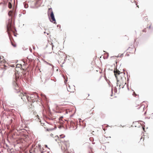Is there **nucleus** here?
Returning <instances> with one entry per match:
<instances>
[{"label": "nucleus", "mask_w": 153, "mask_h": 153, "mask_svg": "<svg viewBox=\"0 0 153 153\" xmlns=\"http://www.w3.org/2000/svg\"><path fill=\"white\" fill-rule=\"evenodd\" d=\"M143 32H146V30H143Z\"/></svg>", "instance_id": "26"}, {"label": "nucleus", "mask_w": 153, "mask_h": 153, "mask_svg": "<svg viewBox=\"0 0 153 153\" xmlns=\"http://www.w3.org/2000/svg\"><path fill=\"white\" fill-rule=\"evenodd\" d=\"M111 91H112V90H111Z\"/></svg>", "instance_id": "38"}, {"label": "nucleus", "mask_w": 153, "mask_h": 153, "mask_svg": "<svg viewBox=\"0 0 153 153\" xmlns=\"http://www.w3.org/2000/svg\"><path fill=\"white\" fill-rule=\"evenodd\" d=\"M28 101L30 102H33L38 101V96L36 93L29 94Z\"/></svg>", "instance_id": "3"}, {"label": "nucleus", "mask_w": 153, "mask_h": 153, "mask_svg": "<svg viewBox=\"0 0 153 153\" xmlns=\"http://www.w3.org/2000/svg\"><path fill=\"white\" fill-rule=\"evenodd\" d=\"M41 26H42L41 24V23H39V24H38V26L40 28H41Z\"/></svg>", "instance_id": "14"}, {"label": "nucleus", "mask_w": 153, "mask_h": 153, "mask_svg": "<svg viewBox=\"0 0 153 153\" xmlns=\"http://www.w3.org/2000/svg\"><path fill=\"white\" fill-rule=\"evenodd\" d=\"M48 11H51L50 16L51 18V19H50V21L54 24H56V19L52 8H49L48 9Z\"/></svg>", "instance_id": "6"}, {"label": "nucleus", "mask_w": 153, "mask_h": 153, "mask_svg": "<svg viewBox=\"0 0 153 153\" xmlns=\"http://www.w3.org/2000/svg\"><path fill=\"white\" fill-rule=\"evenodd\" d=\"M59 53H62L61 52V51H59L58 52V54H59ZM62 53V54H63V56H62V57H63V56H64H64H64V54L63 53Z\"/></svg>", "instance_id": "15"}, {"label": "nucleus", "mask_w": 153, "mask_h": 153, "mask_svg": "<svg viewBox=\"0 0 153 153\" xmlns=\"http://www.w3.org/2000/svg\"><path fill=\"white\" fill-rule=\"evenodd\" d=\"M18 78L16 76H15L14 79L13 80V85L15 86L16 89H17L18 88V85L17 82Z\"/></svg>", "instance_id": "8"}, {"label": "nucleus", "mask_w": 153, "mask_h": 153, "mask_svg": "<svg viewBox=\"0 0 153 153\" xmlns=\"http://www.w3.org/2000/svg\"><path fill=\"white\" fill-rule=\"evenodd\" d=\"M112 96V94H111V96Z\"/></svg>", "instance_id": "36"}, {"label": "nucleus", "mask_w": 153, "mask_h": 153, "mask_svg": "<svg viewBox=\"0 0 153 153\" xmlns=\"http://www.w3.org/2000/svg\"><path fill=\"white\" fill-rule=\"evenodd\" d=\"M8 7L10 8H11L12 7V4L10 2L8 3Z\"/></svg>", "instance_id": "10"}, {"label": "nucleus", "mask_w": 153, "mask_h": 153, "mask_svg": "<svg viewBox=\"0 0 153 153\" xmlns=\"http://www.w3.org/2000/svg\"><path fill=\"white\" fill-rule=\"evenodd\" d=\"M121 85H119V89H120L121 88V87H120Z\"/></svg>", "instance_id": "23"}, {"label": "nucleus", "mask_w": 153, "mask_h": 153, "mask_svg": "<svg viewBox=\"0 0 153 153\" xmlns=\"http://www.w3.org/2000/svg\"><path fill=\"white\" fill-rule=\"evenodd\" d=\"M117 85H118V83H117Z\"/></svg>", "instance_id": "34"}, {"label": "nucleus", "mask_w": 153, "mask_h": 153, "mask_svg": "<svg viewBox=\"0 0 153 153\" xmlns=\"http://www.w3.org/2000/svg\"><path fill=\"white\" fill-rule=\"evenodd\" d=\"M60 27V26L59 25H57V27Z\"/></svg>", "instance_id": "20"}, {"label": "nucleus", "mask_w": 153, "mask_h": 153, "mask_svg": "<svg viewBox=\"0 0 153 153\" xmlns=\"http://www.w3.org/2000/svg\"><path fill=\"white\" fill-rule=\"evenodd\" d=\"M65 81L67 82V80H65Z\"/></svg>", "instance_id": "30"}, {"label": "nucleus", "mask_w": 153, "mask_h": 153, "mask_svg": "<svg viewBox=\"0 0 153 153\" xmlns=\"http://www.w3.org/2000/svg\"><path fill=\"white\" fill-rule=\"evenodd\" d=\"M49 65H51V64H49Z\"/></svg>", "instance_id": "39"}, {"label": "nucleus", "mask_w": 153, "mask_h": 153, "mask_svg": "<svg viewBox=\"0 0 153 153\" xmlns=\"http://www.w3.org/2000/svg\"><path fill=\"white\" fill-rule=\"evenodd\" d=\"M124 88V87H123H123H122V88Z\"/></svg>", "instance_id": "35"}, {"label": "nucleus", "mask_w": 153, "mask_h": 153, "mask_svg": "<svg viewBox=\"0 0 153 153\" xmlns=\"http://www.w3.org/2000/svg\"><path fill=\"white\" fill-rule=\"evenodd\" d=\"M62 143L61 149L64 153H74L72 151H69V143L68 141L62 142Z\"/></svg>", "instance_id": "2"}, {"label": "nucleus", "mask_w": 153, "mask_h": 153, "mask_svg": "<svg viewBox=\"0 0 153 153\" xmlns=\"http://www.w3.org/2000/svg\"><path fill=\"white\" fill-rule=\"evenodd\" d=\"M44 33H45V32H44Z\"/></svg>", "instance_id": "40"}, {"label": "nucleus", "mask_w": 153, "mask_h": 153, "mask_svg": "<svg viewBox=\"0 0 153 153\" xmlns=\"http://www.w3.org/2000/svg\"><path fill=\"white\" fill-rule=\"evenodd\" d=\"M12 45H13V46H14V47H16V45H13V44H12Z\"/></svg>", "instance_id": "19"}, {"label": "nucleus", "mask_w": 153, "mask_h": 153, "mask_svg": "<svg viewBox=\"0 0 153 153\" xmlns=\"http://www.w3.org/2000/svg\"><path fill=\"white\" fill-rule=\"evenodd\" d=\"M77 128V126H76V128H75V129H76Z\"/></svg>", "instance_id": "32"}, {"label": "nucleus", "mask_w": 153, "mask_h": 153, "mask_svg": "<svg viewBox=\"0 0 153 153\" xmlns=\"http://www.w3.org/2000/svg\"><path fill=\"white\" fill-rule=\"evenodd\" d=\"M22 13H23V14H25L26 13V10H22Z\"/></svg>", "instance_id": "12"}, {"label": "nucleus", "mask_w": 153, "mask_h": 153, "mask_svg": "<svg viewBox=\"0 0 153 153\" xmlns=\"http://www.w3.org/2000/svg\"><path fill=\"white\" fill-rule=\"evenodd\" d=\"M21 96V99L23 101H26L27 100L28 101V94L26 93L22 94Z\"/></svg>", "instance_id": "7"}, {"label": "nucleus", "mask_w": 153, "mask_h": 153, "mask_svg": "<svg viewBox=\"0 0 153 153\" xmlns=\"http://www.w3.org/2000/svg\"><path fill=\"white\" fill-rule=\"evenodd\" d=\"M33 49H34V47L33 46Z\"/></svg>", "instance_id": "31"}, {"label": "nucleus", "mask_w": 153, "mask_h": 153, "mask_svg": "<svg viewBox=\"0 0 153 153\" xmlns=\"http://www.w3.org/2000/svg\"><path fill=\"white\" fill-rule=\"evenodd\" d=\"M56 128V127H55V128H49L48 129V131H49V130L51 131V130L54 129L55 128Z\"/></svg>", "instance_id": "13"}, {"label": "nucleus", "mask_w": 153, "mask_h": 153, "mask_svg": "<svg viewBox=\"0 0 153 153\" xmlns=\"http://www.w3.org/2000/svg\"><path fill=\"white\" fill-rule=\"evenodd\" d=\"M143 124H142V125H144V124L145 123V122H143Z\"/></svg>", "instance_id": "28"}, {"label": "nucleus", "mask_w": 153, "mask_h": 153, "mask_svg": "<svg viewBox=\"0 0 153 153\" xmlns=\"http://www.w3.org/2000/svg\"><path fill=\"white\" fill-rule=\"evenodd\" d=\"M42 96H43L44 97V98H46V97L44 94H42Z\"/></svg>", "instance_id": "16"}, {"label": "nucleus", "mask_w": 153, "mask_h": 153, "mask_svg": "<svg viewBox=\"0 0 153 153\" xmlns=\"http://www.w3.org/2000/svg\"><path fill=\"white\" fill-rule=\"evenodd\" d=\"M151 25L149 26V29H150V28H151Z\"/></svg>", "instance_id": "24"}, {"label": "nucleus", "mask_w": 153, "mask_h": 153, "mask_svg": "<svg viewBox=\"0 0 153 153\" xmlns=\"http://www.w3.org/2000/svg\"><path fill=\"white\" fill-rule=\"evenodd\" d=\"M14 36H16V35H15V34H14Z\"/></svg>", "instance_id": "33"}, {"label": "nucleus", "mask_w": 153, "mask_h": 153, "mask_svg": "<svg viewBox=\"0 0 153 153\" xmlns=\"http://www.w3.org/2000/svg\"><path fill=\"white\" fill-rule=\"evenodd\" d=\"M8 14L9 16L11 17L10 19H9L8 23L7 25V30L8 32V34L10 39V36L9 32L12 31L14 32V31H16V30L13 25L12 19V16L13 15H14V12L12 10H10L9 11Z\"/></svg>", "instance_id": "1"}, {"label": "nucleus", "mask_w": 153, "mask_h": 153, "mask_svg": "<svg viewBox=\"0 0 153 153\" xmlns=\"http://www.w3.org/2000/svg\"><path fill=\"white\" fill-rule=\"evenodd\" d=\"M122 55H120V56H118V57H120V56H121Z\"/></svg>", "instance_id": "29"}, {"label": "nucleus", "mask_w": 153, "mask_h": 153, "mask_svg": "<svg viewBox=\"0 0 153 153\" xmlns=\"http://www.w3.org/2000/svg\"><path fill=\"white\" fill-rule=\"evenodd\" d=\"M145 126H143V130H144V131H145Z\"/></svg>", "instance_id": "18"}, {"label": "nucleus", "mask_w": 153, "mask_h": 153, "mask_svg": "<svg viewBox=\"0 0 153 153\" xmlns=\"http://www.w3.org/2000/svg\"><path fill=\"white\" fill-rule=\"evenodd\" d=\"M146 112H145L144 113V114H146Z\"/></svg>", "instance_id": "37"}, {"label": "nucleus", "mask_w": 153, "mask_h": 153, "mask_svg": "<svg viewBox=\"0 0 153 153\" xmlns=\"http://www.w3.org/2000/svg\"><path fill=\"white\" fill-rule=\"evenodd\" d=\"M45 147H47V145H45Z\"/></svg>", "instance_id": "27"}, {"label": "nucleus", "mask_w": 153, "mask_h": 153, "mask_svg": "<svg viewBox=\"0 0 153 153\" xmlns=\"http://www.w3.org/2000/svg\"><path fill=\"white\" fill-rule=\"evenodd\" d=\"M23 5L24 6L25 8H27L28 7V4L25 3H23Z\"/></svg>", "instance_id": "9"}, {"label": "nucleus", "mask_w": 153, "mask_h": 153, "mask_svg": "<svg viewBox=\"0 0 153 153\" xmlns=\"http://www.w3.org/2000/svg\"><path fill=\"white\" fill-rule=\"evenodd\" d=\"M54 47V45H52V49H53V47Z\"/></svg>", "instance_id": "25"}, {"label": "nucleus", "mask_w": 153, "mask_h": 153, "mask_svg": "<svg viewBox=\"0 0 153 153\" xmlns=\"http://www.w3.org/2000/svg\"><path fill=\"white\" fill-rule=\"evenodd\" d=\"M108 53L107 55V57H106V58H108Z\"/></svg>", "instance_id": "21"}, {"label": "nucleus", "mask_w": 153, "mask_h": 153, "mask_svg": "<svg viewBox=\"0 0 153 153\" xmlns=\"http://www.w3.org/2000/svg\"><path fill=\"white\" fill-rule=\"evenodd\" d=\"M65 135H60V137L61 138H63L65 137Z\"/></svg>", "instance_id": "11"}, {"label": "nucleus", "mask_w": 153, "mask_h": 153, "mask_svg": "<svg viewBox=\"0 0 153 153\" xmlns=\"http://www.w3.org/2000/svg\"><path fill=\"white\" fill-rule=\"evenodd\" d=\"M115 89H117L115 87Z\"/></svg>", "instance_id": "41"}, {"label": "nucleus", "mask_w": 153, "mask_h": 153, "mask_svg": "<svg viewBox=\"0 0 153 153\" xmlns=\"http://www.w3.org/2000/svg\"><path fill=\"white\" fill-rule=\"evenodd\" d=\"M114 73L117 82H118L119 80L120 79L122 80V76L125 74V73L123 74L122 73H120V72L118 70L116 71H114Z\"/></svg>", "instance_id": "4"}, {"label": "nucleus", "mask_w": 153, "mask_h": 153, "mask_svg": "<svg viewBox=\"0 0 153 153\" xmlns=\"http://www.w3.org/2000/svg\"><path fill=\"white\" fill-rule=\"evenodd\" d=\"M43 148H42L40 145H38L34 148L32 149L34 153H43Z\"/></svg>", "instance_id": "5"}, {"label": "nucleus", "mask_w": 153, "mask_h": 153, "mask_svg": "<svg viewBox=\"0 0 153 153\" xmlns=\"http://www.w3.org/2000/svg\"><path fill=\"white\" fill-rule=\"evenodd\" d=\"M67 90H68V91H69V92H74V91H70V90H69V89H67Z\"/></svg>", "instance_id": "17"}, {"label": "nucleus", "mask_w": 153, "mask_h": 153, "mask_svg": "<svg viewBox=\"0 0 153 153\" xmlns=\"http://www.w3.org/2000/svg\"><path fill=\"white\" fill-rule=\"evenodd\" d=\"M65 60L64 62L62 63V64H64L65 62Z\"/></svg>", "instance_id": "22"}]
</instances>
